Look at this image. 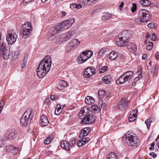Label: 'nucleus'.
<instances>
[{
    "mask_svg": "<svg viewBox=\"0 0 159 159\" xmlns=\"http://www.w3.org/2000/svg\"><path fill=\"white\" fill-rule=\"evenodd\" d=\"M52 62V59L49 55L45 56L40 61L36 70L37 75L39 78L45 76L49 71Z\"/></svg>",
    "mask_w": 159,
    "mask_h": 159,
    "instance_id": "1",
    "label": "nucleus"
},
{
    "mask_svg": "<svg viewBox=\"0 0 159 159\" xmlns=\"http://www.w3.org/2000/svg\"><path fill=\"white\" fill-rule=\"evenodd\" d=\"M34 113L31 109H27L24 113L20 120L21 125L26 126L29 124L33 117Z\"/></svg>",
    "mask_w": 159,
    "mask_h": 159,
    "instance_id": "2",
    "label": "nucleus"
},
{
    "mask_svg": "<svg viewBox=\"0 0 159 159\" xmlns=\"http://www.w3.org/2000/svg\"><path fill=\"white\" fill-rule=\"evenodd\" d=\"M130 37V34L127 30L123 31L118 35L119 40L116 42V45L120 47L125 46Z\"/></svg>",
    "mask_w": 159,
    "mask_h": 159,
    "instance_id": "3",
    "label": "nucleus"
},
{
    "mask_svg": "<svg viewBox=\"0 0 159 159\" xmlns=\"http://www.w3.org/2000/svg\"><path fill=\"white\" fill-rule=\"evenodd\" d=\"M32 30L30 23L26 22L21 27L20 35L23 38H26L30 35Z\"/></svg>",
    "mask_w": 159,
    "mask_h": 159,
    "instance_id": "4",
    "label": "nucleus"
},
{
    "mask_svg": "<svg viewBox=\"0 0 159 159\" xmlns=\"http://www.w3.org/2000/svg\"><path fill=\"white\" fill-rule=\"evenodd\" d=\"M0 57H3L4 59H8L10 57V47L6 46L5 43H2L0 48Z\"/></svg>",
    "mask_w": 159,
    "mask_h": 159,
    "instance_id": "5",
    "label": "nucleus"
},
{
    "mask_svg": "<svg viewBox=\"0 0 159 159\" xmlns=\"http://www.w3.org/2000/svg\"><path fill=\"white\" fill-rule=\"evenodd\" d=\"M125 142L129 146L132 147L137 146L139 140L131 133H126L125 134Z\"/></svg>",
    "mask_w": 159,
    "mask_h": 159,
    "instance_id": "6",
    "label": "nucleus"
},
{
    "mask_svg": "<svg viewBox=\"0 0 159 159\" xmlns=\"http://www.w3.org/2000/svg\"><path fill=\"white\" fill-rule=\"evenodd\" d=\"M93 54V52L91 50H87L82 52L78 57V62L80 64L85 62L91 57Z\"/></svg>",
    "mask_w": 159,
    "mask_h": 159,
    "instance_id": "7",
    "label": "nucleus"
},
{
    "mask_svg": "<svg viewBox=\"0 0 159 159\" xmlns=\"http://www.w3.org/2000/svg\"><path fill=\"white\" fill-rule=\"evenodd\" d=\"M75 22L74 18H70L69 20L63 21L57 26L61 31H62L70 27Z\"/></svg>",
    "mask_w": 159,
    "mask_h": 159,
    "instance_id": "8",
    "label": "nucleus"
},
{
    "mask_svg": "<svg viewBox=\"0 0 159 159\" xmlns=\"http://www.w3.org/2000/svg\"><path fill=\"white\" fill-rule=\"evenodd\" d=\"M17 35L15 30H10L8 31V35L7 37V40L9 44H12L16 41Z\"/></svg>",
    "mask_w": 159,
    "mask_h": 159,
    "instance_id": "9",
    "label": "nucleus"
},
{
    "mask_svg": "<svg viewBox=\"0 0 159 159\" xmlns=\"http://www.w3.org/2000/svg\"><path fill=\"white\" fill-rule=\"evenodd\" d=\"M138 17L141 18L143 22L148 21L150 19L149 12L147 10L141 9L139 12Z\"/></svg>",
    "mask_w": 159,
    "mask_h": 159,
    "instance_id": "10",
    "label": "nucleus"
},
{
    "mask_svg": "<svg viewBox=\"0 0 159 159\" xmlns=\"http://www.w3.org/2000/svg\"><path fill=\"white\" fill-rule=\"evenodd\" d=\"M61 31L59 29L57 26L55 27L52 28L49 32L48 39L49 40H52L56 37L58 35L59 31Z\"/></svg>",
    "mask_w": 159,
    "mask_h": 159,
    "instance_id": "11",
    "label": "nucleus"
},
{
    "mask_svg": "<svg viewBox=\"0 0 159 159\" xmlns=\"http://www.w3.org/2000/svg\"><path fill=\"white\" fill-rule=\"evenodd\" d=\"M80 42L78 39H73L66 46L67 51H70L72 49H75L80 44Z\"/></svg>",
    "mask_w": 159,
    "mask_h": 159,
    "instance_id": "12",
    "label": "nucleus"
},
{
    "mask_svg": "<svg viewBox=\"0 0 159 159\" xmlns=\"http://www.w3.org/2000/svg\"><path fill=\"white\" fill-rule=\"evenodd\" d=\"M96 71L95 68L93 66L89 67L84 71V76L86 78H89L95 74Z\"/></svg>",
    "mask_w": 159,
    "mask_h": 159,
    "instance_id": "13",
    "label": "nucleus"
},
{
    "mask_svg": "<svg viewBox=\"0 0 159 159\" xmlns=\"http://www.w3.org/2000/svg\"><path fill=\"white\" fill-rule=\"evenodd\" d=\"M95 120V117L91 112V113H89L86 116L84 117L81 121L83 124H89L93 122Z\"/></svg>",
    "mask_w": 159,
    "mask_h": 159,
    "instance_id": "14",
    "label": "nucleus"
},
{
    "mask_svg": "<svg viewBox=\"0 0 159 159\" xmlns=\"http://www.w3.org/2000/svg\"><path fill=\"white\" fill-rule=\"evenodd\" d=\"M118 106L119 109L121 110L125 109L128 107L127 99L123 98H121L119 102Z\"/></svg>",
    "mask_w": 159,
    "mask_h": 159,
    "instance_id": "15",
    "label": "nucleus"
},
{
    "mask_svg": "<svg viewBox=\"0 0 159 159\" xmlns=\"http://www.w3.org/2000/svg\"><path fill=\"white\" fill-rule=\"evenodd\" d=\"M74 32L73 31H69L68 33L62 34L58 38V40L61 39V40L65 41L73 37Z\"/></svg>",
    "mask_w": 159,
    "mask_h": 159,
    "instance_id": "16",
    "label": "nucleus"
},
{
    "mask_svg": "<svg viewBox=\"0 0 159 159\" xmlns=\"http://www.w3.org/2000/svg\"><path fill=\"white\" fill-rule=\"evenodd\" d=\"M90 113H91V111L89 108L86 107H83L81 109L80 112L79 116L80 119H83L84 117H85Z\"/></svg>",
    "mask_w": 159,
    "mask_h": 159,
    "instance_id": "17",
    "label": "nucleus"
},
{
    "mask_svg": "<svg viewBox=\"0 0 159 159\" xmlns=\"http://www.w3.org/2000/svg\"><path fill=\"white\" fill-rule=\"evenodd\" d=\"M134 75V72L130 71L126 72L124 74L122 75L117 80L122 78L124 76V80H130L132 78Z\"/></svg>",
    "mask_w": 159,
    "mask_h": 159,
    "instance_id": "18",
    "label": "nucleus"
},
{
    "mask_svg": "<svg viewBox=\"0 0 159 159\" xmlns=\"http://www.w3.org/2000/svg\"><path fill=\"white\" fill-rule=\"evenodd\" d=\"M128 50L130 52L134 53L137 50V47L136 45L133 43H128L126 44Z\"/></svg>",
    "mask_w": 159,
    "mask_h": 159,
    "instance_id": "19",
    "label": "nucleus"
},
{
    "mask_svg": "<svg viewBox=\"0 0 159 159\" xmlns=\"http://www.w3.org/2000/svg\"><path fill=\"white\" fill-rule=\"evenodd\" d=\"M61 146L62 148L68 151L70 150L69 143L66 140H65L61 141Z\"/></svg>",
    "mask_w": 159,
    "mask_h": 159,
    "instance_id": "20",
    "label": "nucleus"
},
{
    "mask_svg": "<svg viewBox=\"0 0 159 159\" xmlns=\"http://www.w3.org/2000/svg\"><path fill=\"white\" fill-rule=\"evenodd\" d=\"M41 120L42 125L43 126L47 125L49 123L48 118L44 115H43L41 116Z\"/></svg>",
    "mask_w": 159,
    "mask_h": 159,
    "instance_id": "21",
    "label": "nucleus"
},
{
    "mask_svg": "<svg viewBox=\"0 0 159 159\" xmlns=\"http://www.w3.org/2000/svg\"><path fill=\"white\" fill-rule=\"evenodd\" d=\"M85 102L89 105L93 104L95 102L94 99L90 96H87L85 99Z\"/></svg>",
    "mask_w": 159,
    "mask_h": 159,
    "instance_id": "22",
    "label": "nucleus"
},
{
    "mask_svg": "<svg viewBox=\"0 0 159 159\" xmlns=\"http://www.w3.org/2000/svg\"><path fill=\"white\" fill-rule=\"evenodd\" d=\"M118 53L117 51H115L111 52L109 54V58L112 60H114L118 57Z\"/></svg>",
    "mask_w": 159,
    "mask_h": 159,
    "instance_id": "23",
    "label": "nucleus"
},
{
    "mask_svg": "<svg viewBox=\"0 0 159 159\" xmlns=\"http://www.w3.org/2000/svg\"><path fill=\"white\" fill-rule=\"evenodd\" d=\"M19 56V52L17 50L12 52L10 55V58L12 60H16Z\"/></svg>",
    "mask_w": 159,
    "mask_h": 159,
    "instance_id": "24",
    "label": "nucleus"
},
{
    "mask_svg": "<svg viewBox=\"0 0 159 159\" xmlns=\"http://www.w3.org/2000/svg\"><path fill=\"white\" fill-rule=\"evenodd\" d=\"M140 4L145 7L149 6L151 4L150 2L148 0H141L140 1Z\"/></svg>",
    "mask_w": 159,
    "mask_h": 159,
    "instance_id": "25",
    "label": "nucleus"
},
{
    "mask_svg": "<svg viewBox=\"0 0 159 159\" xmlns=\"http://www.w3.org/2000/svg\"><path fill=\"white\" fill-rule=\"evenodd\" d=\"M98 93L99 98L103 99L105 96L106 91L104 90H100Z\"/></svg>",
    "mask_w": 159,
    "mask_h": 159,
    "instance_id": "26",
    "label": "nucleus"
},
{
    "mask_svg": "<svg viewBox=\"0 0 159 159\" xmlns=\"http://www.w3.org/2000/svg\"><path fill=\"white\" fill-rule=\"evenodd\" d=\"M89 132V131L88 130V129L86 128H84L81 130L80 136L82 137L86 136L88 134Z\"/></svg>",
    "mask_w": 159,
    "mask_h": 159,
    "instance_id": "27",
    "label": "nucleus"
},
{
    "mask_svg": "<svg viewBox=\"0 0 159 159\" xmlns=\"http://www.w3.org/2000/svg\"><path fill=\"white\" fill-rule=\"evenodd\" d=\"M107 159H117V156L115 153L111 152L108 154Z\"/></svg>",
    "mask_w": 159,
    "mask_h": 159,
    "instance_id": "28",
    "label": "nucleus"
},
{
    "mask_svg": "<svg viewBox=\"0 0 159 159\" xmlns=\"http://www.w3.org/2000/svg\"><path fill=\"white\" fill-rule=\"evenodd\" d=\"M61 105L59 104H57L55 111V114L56 115H58L60 114L61 112Z\"/></svg>",
    "mask_w": 159,
    "mask_h": 159,
    "instance_id": "29",
    "label": "nucleus"
},
{
    "mask_svg": "<svg viewBox=\"0 0 159 159\" xmlns=\"http://www.w3.org/2000/svg\"><path fill=\"white\" fill-rule=\"evenodd\" d=\"M111 15L108 12L104 13L102 17V19L103 20H106L109 19L111 17Z\"/></svg>",
    "mask_w": 159,
    "mask_h": 159,
    "instance_id": "30",
    "label": "nucleus"
},
{
    "mask_svg": "<svg viewBox=\"0 0 159 159\" xmlns=\"http://www.w3.org/2000/svg\"><path fill=\"white\" fill-rule=\"evenodd\" d=\"M145 43H146V48L148 50H151L153 47V43L152 42H147V41L146 40Z\"/></svg>",
    "mask_w": 159,
    "mask_h": 159,
    "instance_id": "31",
    "label": "nucleus"
},
{
    "mask_svg": "<svg viewBox=\"0 0 159 159\" xmlns=\"http://www.w3.org/2000/svg\"><path fill=\"white\" fill-rule=\"evenodd\" d=\"M16 147L12 145H7L5 149L7 152H10L11 151L15 149Z\"/></svg>",
    "mask_w": 159,
    "mask_h": 159,
    "instance_id": "32",
    "label": "nucleus"
},
{
    "mask_svg": "<svg viewBox=\"0 0 159 159\" xmlns=\"http://www.w3.org/2000/svg\"><path fill=\"white\" fill-rule=\"evenodd\" d=\"M53 139V136L50 135L44 141V143L48 144H49Z\"/></svg>",
    "mask_w": 159,
    "mask_h": 159,
    "instance_id": "33",
    "label": "nucleus"
},
{
    "mask_svg": "<svg viewBox=\"0 0 159 159\" xmlns=\"http://www.w3.org/2000/svg\"><path fill=\"white\" fill-rule=\"evenodd\" d=\"M59 83V85L61 87L63 88L66 87L68 85L67 83L64 80H60Z\"/></svg>",
    "mask_w": 159,
    "mask_h": 159,
    "instance_id": "34",
    "label": "nucleus"
},
{
    "mask_svg": "<svg viewBox=\"0 0 159 159\" xmlns=\"http://www.w3.org/2000/svg\"><path fill=\"white\" fill-rule=\"evenodd\" d=\"M105 103H103L102 99L99 98V100L98 103V107L99 108L101 109L102 108V106H103V108H104L105 107Z\"/></svg>",
    "mask_w": 159,
    "mask_h": 159,
    "instance_id": "35",
    "label": "nucleus"
},
{
    "mask_svg": "<svg viewBox=\"0 0 159 159\" xmlns=\"http://www.w3.org/2000/svg\"><path fill=\"white\" fill-rule=\"evenodd\" d=\"M92 110L91 111V112L92 111H93V112H94L95 113H96V112H97L98 111L99 109L100 108H99L98 106H97L96 105H94L92 107H91Z\"/></svg>",
    "mask_w": 159,
    "mask_h": 159,
    "instance_id": "36",
    "label": "nucleus"
},
{
    "mask_svg": "<svg viewBox=\"0 0 159 159\" xmlns=\"http://www.w3.org/2000/svg\"><path fill=\"white\" fill-rule=\"evenodd\" d=\"M80 2L85 6L90 4L89 0H80Z\"/></svg>",
    "mask_w": 159,
    "mask_h": 159,
    "instance_id": "37",
    "label": "nucleus"
},
{
    "mask_svg": "<svg viewBox=\"0 0 159 159\" xmlns=\"http://www.w3.org/2000/svg\"><path fill=\"white\" fill-rule=\"evenodd\" d=\"M152 122V120L151 119H149L145 121V123L146 124V125H147V128L148 129H149L150 126V124Z\"/></svg>",
    "mask_w": 159,
    "mask_h": 159,
    "instance_id": "38",
    "label": "nucleus"
},
{
    "mask_svg": "<svg viewBox=\"0 0 159 159\" xmlns=\"http://www.w3.org/2000/svg\"><path fill=\"white\" fill-rule=\"evenodd\" d=\"M16 135L14 132H11L8 135V138L10 139H12L15 137Z\"/></svg>",
    "mask_w": 159,
    "mask_h": 159,
    "instance_id": "39",
    "label": "nucleus"
},
{
    "mask_svg": "<svg viewBox=\"0 0 159 159\" xmlns=\"http://www.w3.org/2000/svg\"><path fill=\"white\" fill-rule=\"evenodd\" d=\"M76 139L75 138H73L71 139L69 142V144L70 146H73L76 143Z\"/></svg>",
    "mask_w": 159,
    "mask_h": 159,
    "instance_id": "40",
    "label": "nucleus"
},
{
    "mask_svg": "<svg viewBox=\"0 0 159 159\" xmlns=\"http://www.w3.org/2000/svg\"><path fill=\"white\" fill-rule=\"evenodd\" d=\"M5 138L3 137L0 136V147H2L5 144Z\"/></svg>",
    "mask_w": 159,
    "mask_h": 159,
    "instance_id": "41",
    "label": "nucleus"
},
{
    "mask_svg": "<svg viewBox=\"0 0 159 159\" xmlns=\"http://www.w3.org/2000/svg\"><path fill=\"white\" fill-rule=\"evenodd\" d=\"M108 69V67L107 66H104L99 70V73H102L107 70Z\"/></svg>",
    "mask_w": 159,
    "mask_h": 159,
    "instance_id": "42",
    "label": "nucleus"
},
{
    "mask_svg": "<svg viewBox=\"0 0 159 159\" xmlns=\"http://www.w3.org/2000/svg\"><path fill=\"white\" fill-rule=\"evenodd\" d=\"M106 49L105 48H102L98 52V54L99 56H102L105 52Z\"/></svg>",
    "mask_w": 159,
    "mask_h": 159,
    "instance_id": "43",
    "label": "nucleus"
},
{
    "mask_svg": "<svg viewBox=\"0 0 159 159\" xmlns=\"http://www.w3.org/2000/svg\"><path fill=\"white\" fill-rule=\"evenodd\" d=\"M137 9V5L135 3H133V7L131 8V11L132 12H134Z\"/></svg>",
    "mask_w": 159,
    "mask_h": 159,
    "instance_id": "44",
    "label": "nucleus"
},
{
    "mask_svg": "<svg viewBox=\"0 0 159 159\" xmlns=\"http://www.w3.org/2000/svg\"><path fill=\"white\" fill-rule=\"evenodd\" d=\"M27 58H25L23 60V63L22 64L21 66V68H24L25 67L27 63Z\"/></svg>",
    "mask_w": 159,
    "mask_h": 159,
    "instance_id": "45",
    "label": "nucleus"
},
{
    "mask_svg": "<svg viewBox=\"0 0 159 159\" xmlns=\"http://www.w3.org/2000/svg\"><path fill=\"white\" fill-rule=\"evenodd\" d=\"M137 119L136 116H132L129 117V122H132L135 121Z\"/></svg>",
    "mask_w": 159,
    "mask_h": 159,
    "instance_id": "46",
    "label": "nucleus"
},
{
    "mask_svg": "<svg viewBox=\"0 0 159 159\" xmlns=\"http://www.w3.org/2000/svg\"><path fill=\"white\" fill-rule=\"evenodd\" d=\"M84 144H86L88 143L90 140L89 138H83L82 139Z\"/></svg>",
    "mask_w": 159,
    "mask_h": 159,
    "instance_id": "47",
    "label": "nucleus"
},
{
    "mask_svg": "<svg viewBox=\"0 0 159 159\" xmlns=\"http://www.w3.org/2000/svg\"><path fill=\"white\" fill-rule=\"evenodd\" d=\"M73 6L77 9H80L82 7V5L80 4H73Z\"/></svg>",
    "mask_w": 159,
    "mask_h": 159,
    "instance_id": "48",
    "label": "nucleus"
},
{
    "mask_svg": "<svg viewBox=\"0 0 159 159\" xmlns=\"http://www.w3.org/2000/svg\"><path fill=\"white\" fill-rule=\"evenodd\" d=\"M134 21L135 22L138 24L143 22V20L141 19V18H139V17L138 18L135 19Z\"/></svg>",
    "mask_w": 159,
    "mask_h": 159,
    "instance_id": "49",
    "label": "nucleus"
},
{
    "mask_svg": "<svg viewBox=\"0 0 159 159\" xmlns=\"http://www.w3.org/2000/svg\"><path fill=\"white\" fill-rule=\"evenodd\" d=\"M148 26L150 28H154L155 27V25L153 23H150L148 25Z\"/></svg>",
    "mask_w": 159,
    "mask_h": 159,
    "instance_id": "50",
    "label": "nucleus"
},
{
    "mask_svg": "<svg viewBox=\"0 0 159 159\" xmlns=\"http://www.w3.org/2000/svg\"><path fill=\"white\" fill-rule=\"evenodd\" d=\"M137 112V110L134 109L133 110L132 112L130 114L131 115H132V116H136V114Z\"/></svg>",
    "mask_w": 159,
    "mask_h": 159,
    "instance_id": "51",
    "label": "nucleus"
},
{
    "mask_svg": "<svg viewBox=\"0 0 159 159\" xmlns=\"http://www.w3.org/2000/svg\"><path fill=\"white\" fill-rule=\"evenodd\" d=\"M77 145L79 147L81 146L83 144H84L83 142L82 139L80 140L77 143Z\"/></svg>",
    "mask_w": 159,
    "mask_h": 159,
    "instance_id": "52",
    "label": "nucleus"
},
{
    "mask_svg": "<svg viewBox=\"0 0 159 159\" xmlns=\"http://www.w3.org/2000/svg\"><path fill=\"white\" fill-rule=\"evenodd\" d=\"M122 81H121L120 80H116V84H122L124 83L125 81L126 80H122Z\"/></svg>",
    "mask_w": 159,
    "mask_h": 159,
    "instance_id": "53",
    "label": "nucleus"
},
{
    "mask_svg": "<svg viewBox=\"0 0 159 159\" xmlns=\"http://www.w3.org/2000/svg\"><path fill=\"white\" fill-rule=\"evenodd\" d=\"M5 104L4 101L2 100H1L0 101V108L3 109V107Z\"/></svg>",
    "mask_w": 159,
    "mask_h": 159,
    "instance_id": "54",
    "label": "nucleus"
},
{
    "mask_svg": "<svg viewBox=\"0 0 159 159\" xmlns=\"http://www.w3.org/2000/svg\"><path fill=\"white\" fill-rule=\"evenodd\" d=\"M32 0H24L23 2L25 5H26L27 4L30 2H33Z\"/></svg>",
    "mask_w": 159,
    "mask_h": 159,
    "instance_id": "55",
    "label": "nucleus"
},
{
    "mask_svg": "<svg viewBox=\"0 0 159 159\" xmlns=\"http://www.w3.org/2000/svg\"><path fill=\"white\" fill-rule=\"evenodd\" d=\"M155 144V143L154 142H153L151 145V147L149 148V149L150 150H152L153 149H154V146Z\"/></svg>",
    "mask_w": 159,
    "mask_h": 159,
    "instance_id": "56",
    "label": "nucleus"
},
{
    "mask_svg": "<svg viewBox=\"0 0 159 159\" xmlns=\"http://www.w3.org/2000/svg\"><path fill=\"white\" fill-rule=\"evenodd\" d=\"M152 37L151 38V39L153 41H155L156 38V34L153 33L152 34Z\"/></svg>",
    "mask_w": 159,
    "mask_h": 159,
    "instance_id": "57",
    "label": "nucleus"
},
{
    "mask_svg": "<svg viewBox=\"0 0 159 159\" xmlns=\"http://www.w3.org/2000/svg\"><path fill=\"white\" fill-rule=\"evenodd\" d=\"M50 98L53 101L56 100L57 99V98L55 95H52L50 96Z\"/></svg>",
    "mask_w": 159,
    "mask_h": 159,
    "instance_id": "58",
    "label": "nucleus"
},
{
    "mask_svg": "<svg viewBox=\"0 0 159 159\" xmlns=\"http://www.w3.org/2000/svg\"><path fill=\"white\" fill-rule=\"evenodd\" d=\"M149 155L152 156L153 158H155L157 156V154L153 152L150 153Z\"/></svg>",
    "mask_w": 159,
    "mask_h": 159,
    "instance_id": "59",
    "label": "nucleus"
},
{
    "mask_svg": "<svg viewBox=\"0 0 159 159\" xmlns=\"http://www.w3.org/2000/svg\"><path fill=\"white\" fill-rule=\"evenodd\" d=\"M156 68L155 66H153L152 67V70H151V72L152 74H154L155 73Z\"/></svg>",
    "mask_w": 159,
    "mask_h": 159,
    "instance_id": "60",
    "label": "nucleus"
},
{
    "mask_svg": "<svg viewBox=\"0 0 159 159\" xmlns=\"http://www.w3.org/2000/svg\"><path fill=\"white\" fill-rule=\"evenodd\" d=\"M155 57L156 59H157L159 57V53L157 52L155 55Z\"/></svg>",
    "mask_w": 159,
    "mask_h": 159,
    "instance_id": "61",
    "label": "nucleus"
},
{
    "mask_svg": "<svg viewBox=\"0 0 159 159\" xmlns=\"http://www.w3.org/2000/svg\"><path fill=\"white\" fill-rule=\"evenodd\" d=\"M103 81L106 84H109L110 83V80H103Z\"/></svg>",
    "mask_w": 159,
    "mask_h": 159,
    "instance_id": "62",
    "label": "nucleus"
},
{
    "mask_svg": "<svg viewBox=\"0 0 159 159\" xmlns=\"http://www.w3.org/2000/svg\"><path fill=\"white\" fill-rule=\"evenodd\" d=\"M124 2H121L120 4L119 5V7L120 9L121 8L123 7L124 5Z\"/></svg>",
    "mask_w": 159,
    "mask_h": 159,
    "instance_id": "63",
    "label": "nucleus"
},
{
    "mask_svg": "<svg viewBox=\"0 0 159 159\" xmlns=\"http://www.w3.org/2000/svg\"><path fill=\"white\" fill-rule=\"evenodd\" d=\"M61 13H62L61 17L65 16H66V14H67V13L66 12H65V11H62L61 12Z\"/></svg>",
    "mask_w": 159,
    "mask_h": 159,
    "instance_id": "64",
    "label": "nucleus"
}]
</instances>
